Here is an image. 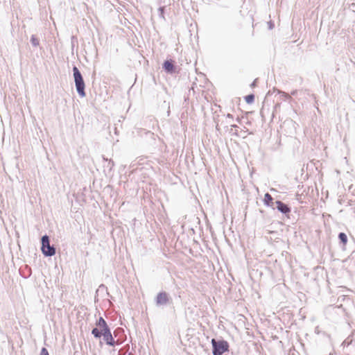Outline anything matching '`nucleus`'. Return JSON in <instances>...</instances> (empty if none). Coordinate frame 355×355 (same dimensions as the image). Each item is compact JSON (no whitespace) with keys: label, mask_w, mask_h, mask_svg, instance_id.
<instances>
[{"label":"nucleus","mask_w":355,"mask_h":355,"mask_svg":"<svg viewBox=\"0 0 355 355\" xmlns=\"http://www.w3.org/2000/svg\"><path fill=\"white\" fill-rule=\"evenodd\" d=\"M40 355H49L47 349L45 347H43L41 350Z\"/></svg>","instance_id":"13"},{"label":"nucleus","mask_w":355,"mask_h":355,"mask_svg":"<svg viewBox=\"0 0 355 355\" xmlns=\"http://www.w3.org/2000/svg\"><path fill=\"white\" fill-rule=\"evenodd\" d=\"M273 198L269 193H266L264 195L263 202L264 204L267 206H271L272 203Z\"/></svg>","instance_id":"9"},{"label":"nucleus","mask_w":355,"mask_h":355,"mask_svg":"<svg viewBox=\"0 0 355 355\" xmlns=\"http://www.w3.org/2000/svg\"><path fill=\"white\" fill-rule=\"evenodd\" d=\"M92 334L95 338H100L103 336L104 340L109 345L114 346L115 345L114 339L112 337L110 329L105 332H100L98 328H94L92 330Z\"/></svg>","instance_id":"3"},{"label":"nucleus","mask_w":355,"mask_h":355,"mask_svg":"<svg viewBox=\"0 0 355 355\" xmlns=\"http://www.w3.org/2000/svg\"><path fill=\"white\" fill-rule=\"evenodd\" d=\"M213 346V355H222L223 353L229 351V344L225 340L216 341L211 340Z\"/></svg>","instance_id":"2"},{"label":"nucleus","mask_w":355,"mask_h":355,"mask_svg":"<svg viewBox=\"0 0 355 355\" xmlns=\"http://www.w3.org/2000/svg\"><path fill=\"white\" fill-rule=\"evenodd\" d=\"M238 128L239 127L236 125H232L230 128V132L232 135L235 136H239V134L238 132Z\"/></svg>","instance_id":"10"},{"label":"nucleus","mask_w":355,"mask_h":355,"mask_svg":"<svg viewBox=\"0 0 355 355\" xmlns=\"http://www.w3.org/2000/svg\"><path fill=\"white\" fill-rule=\"evenodd\" d=\"M277 209L283 214H288L291 212V209L282 201H276Z\"/></svg>","instance_id":"6"},{"label":"nucleus","mask_w":355,"mask_h":355,"mask_svg":"<svg viewBox=\"0 0 355 355\" xmlns=\"http://www.w3.org/2000/svg\"><path fill=\"white\" fill-rule=\"evenodd\" d=\"M168 296L166 293H159L156 297V302L157 304H165L168 302Z\"/></svg>","instance_id":"5"},{"label":"nucleus","mask_w":355,"mask_h":355,"mask_svg":"<svg viewBox=\"0 0 355 355\" xmlns=\"http://www.w3.org/2000/svg\"><path fill=\"white\" fill-rule=\"evenodd\" d=\"M339 239L342 241V243L345 245L347 242V235L345 233H340L338 235Z\"/></svg>","instance_id":"11"},{"label":"nucleus","mask_w":355,"mask_h":355,"mask_svg":"<svg viewBox=\"0 0 355 355\" xmlns=\"http://www.w3.org/2000/svg\"><path fill=\"white\" fill-rule=\"evenodd\" d=\"M96 327L98 328L100 332H105L107 330L110 329L108 326L107 325L106 322L103 318H100L98 322L96 324Z\"/></svg>","instance_id":"7"},{"label":"nucleus","mask_w":355,"mask_h":355,"mask_svg":"<svg viewBox=\"0 0 355 355\" xmlns=\"http://www.w3.org/2000/svg\"><path fill=\"white\" fill-rule=\"evenodd\" d=\"M42 251L46 256H53L55 253V248L50 245L49 238L45 235L42 238Z\"/></svg>","instance_id":"4"},{"label":"nucleus","mask_w":355,"mask_h":355,"mask_svg":"<svg viewBox=\"0 0 355 355\" xmlns=\"http://www.w3.org/2000/svg\"><path fill=\"white\" fill-rule=\"evenodd\" d=\"M254 96L253 94L248 95L245 97V100L248 103H252L254 101Z\"/></svg>","instance_id":"12"},{"label":"nucleus","mask_w":355,"mask_h":355,"mask_svg":"<svg viewBox=\"0 0 355 355\" xmlns=\"http://www.w3.org/2000/svg\"><path fill=\"white\" fill-rule=\"evenodd\" d=\"M73 71L77 92L80 96L83 97L85 96V83L83 81L81 73L76 67H73Z\"/></svg>","instance_id":"1"},{"label":"nucleus","mask_w":355,"mask_h":355,"mask_svg":"<svg viewBox=\"0 0 355 355\" xmlns=\"http://www.w3.org/2000/svg\"><path fill=\"white\" fill-rule=\"evenodd\" d=\"M227 116H228L229 118H232V116L230 114H227Z\"/></svg>","instance_id":"14"},{"label":"nucleus","mask_w":355,"mask_h":355,"mask_svg":"<svg viewBox=\"0 0 355 355\" xmlns=\"http://www.w3.org/2000/svg\"><path fill=\"white\" fill-rule=\"evenodd\" d=\"M164 69L168 72H173L174 69L173 62L169 60L165 61L164 63Z\"/></svg>","instance_id":"8"}]
</instances>
